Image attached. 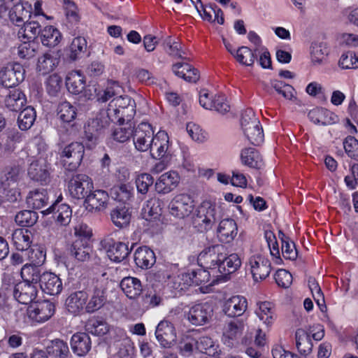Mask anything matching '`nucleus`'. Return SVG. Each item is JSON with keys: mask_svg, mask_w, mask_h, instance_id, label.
Masks as SVG:
<instances>
[{"mask_svg": "<svg viewBox=\"0 0 358 358\" xmlns=\"http://www.w3.org/2000/svg\"><path fill=\"white\" fill-rule=\"evenodd\" d=\"M222 216V210L215 201H203L195 209L192 217V224L201 232L212 229L215 223Z\"/></svg>", "mask_w": 358, "mask_h": 358, "instance_id": "f257e3e1", "label": "nucleus"}, {"mask_svg": "<svg viewBox=\"0 0 358 358\" xmlns=\"http://www.w3.org/2000/svg\"><path fill=\"white\" fill-rule=\"evenodd\" d=\"M55 313L54 303L49 300L37 301L27 308V315L32 322L43 323L50 320Z\"/></svg>", "mask_w": 358, "mask_h": 358, "instance_id": "1a4fd4ad", "label": "nucleus"}, {"mask_svg": "<svg viewBox=\"0 0 358 358\" xmlns=\"http://www.w3.org/2000/svg\"><path fill=\"white\" fill-rule=\"evenodd\" d=\"M22 24L18 30L17 36L20 40H28L34 41L38 38L42 31L41 25L38 20L34 18H29Z\"/></svg>", "mask_w": 358, "mask_h": 358, "instance_id": "c756f323", "label": "nucleus"}, {"mask_svg": "<svg viewBox=\"0 0 358 358\" xmlns=\"http://www.w3.org/2000/svg\"><path fill=\"white\" fill-rule=\"evenodd\" d=\"M184 1L185 3H191L201 18L210 22H217L219 24H223L224 19L222 10L216 6H203L201 0H180V3Z\"/></svg>", "mask_w": 358, "mask_h": 358, "instance_id": "ddd939ff", "label": "nucleus"}, {"mask_svg": "<svg viewBox=\"0 0 358 358\" xmlns=\"http://www.w3.org/2000/svg\"><path fill=\"white\" fill-rule=\"evenodd\" d=\"M179 266L178 264L166 266L164 277L166 278L165 288L170 292L171 296L176 297L179 293Z\"/></svg>", "mask_w": 358, "mask_h": 358, "instance_id": "72a5a7b5", "label": "nucleus"}, {"mask_svg": "<svg viewBox=\"0 0 358 358\" xmlns=\"http://www.w3.org/2000/svg\"><path fill=\"white\" fill-rule=\"evenodd\" d=\"M120 125L115 127L112 133L111 137L113 141L117 143H125L133 138L134 127L131 123L120 124Z\"/></svg>", "mask_w": 358, "mask_h": 358, "instance_id": "864d4df0", "label": "nucleus"}, {"mask_svg": "<svg viewBox=\"0 0 358 358\" xmlns=\"http://www.w3.org/2000/svg\"><path fill=\"white\" fill-rule=\"evenodd\" d=\"M234 57L240 64L245 66L253 65L255 59V53L246 46L239 48L236 51Z\"/></svg>", "mask_w": 358, "mask_h": 358, "instance_id": "338daca9", "label": "nucleus"}, {"mask_svg": "<svg viewBox=\"0 0 358 358\" xmlns=\"http://www.w3.org/2000/svg\"><path fill=\"white\" fill-rule=\"evenodd\" d=\"M217 232L220 241L230 243L238 233L236 223L232 219H224L220 222Z\"/></svg>", "mask_w": 358, "mask_h": 358, "instance_id": "f704fd0d", "label": "nucleus"}, {"mask_svg": "<svg viewBox=\"0 0 358 358\" xmlns=\"http://www.w3.org/2000/svg\"><path fill=\"white\" fill-rule=\"evenodd\" d=\"M41 213L43 215L52 214L55 222L60 226H67L72 217V209L70 206L66 203H59L58 200Z\"/></svg>", "mask_w": 358, "mask_h": 358, "instance_id": "2eb2a0df", "label": "nucleus"}, {"mask_svg": "<svg viewBox=\"0 0 358 358\" xmlns=\"http://www.w3.org/2000/svg\"><path fill=\"white\" fill-rule=\"evenodd\" d=\"M189 277V281L185 282L187 285H206V286H212L217 282L220 281V278H216L213 275L211 271L204 268H199L197 271L191 270V273H187L185 277Z\"/></svg>", "mask_w": 358, "mask_h": 358, "instance_id": "aec40b11", "label": "nucleus"}, {"mask_svg": "<svg viewBox=\"0 0 358 358\" xmlns=\"http://www.w3.org/2000/svg\"><path fill=\"white\" fill-rule=\"evenodd\" d=\"M25 71L18 63L8 64L0 69V83L6 88L18 85L24 79Z\"/></svg>", "mask_w": 358, "mask_h": 358, "instance_id": "6e6552de", "label": "nucleus"}, {"mask_svg": "<svg viewBox=\"0 0 358 358\" xmlns=\"http://www.w3.org/2000/svg\"><path fill=\"white\" fill-rule=\"evenodd\" d=\"M241 125L245 137L250 143L259 145L264 141L262 127L252 109L248 108L242 113Z\"/></svg>", "mask_w": 358, "mask_h": 358, "instance_id": "7ed1b4c3", "label": "nucleus"}, {"mask_svg": "<svg viewBox=\"0 0 358 358\" xmlns=\"http://www.w3.org/2000/svg\"><path fill=\"white\" fill-rule=\"evenodd\" d=\"M87 50V41L83 36L73 39L70 45L65 50L66 57L71 61L81 58Z\"/></svg>", "mask_w": 358, "mask_h": 358, "instance_id": "79ce46f5", "label": "nucleus"}, {"mask_svg": "<svg viewBox=\"0 0 358 358\" xmlns=\"http://www.w3.org/2000/svg\"><path fill=\"white\" fill-rule=\"evenodd\" d=\"M57 115L64 123L73 122L77 116V108L69 101H63L57 106Z\"/></svg>", "mask_w": 358, "mask_h": 358, "instance_id": "4d7b16f0", "label": "nucleus"}, {"mask_svg": "<svg viewBox=\"0 0 358 358\" xmlns=\"http://www.w3.org/2000/svg\"><path fill=\"white\" fill-rule=\"evenodd\" d=\"M66 85L69 92L80 94L86 87L85 77L80 71H73L66 76Z\"/></svg>", "mask_w": 358, "mask_h": 358, "instance_id": "4c0bfd02", "label": "nucleus"}, {"mask_svg": "<svg viewBox=\"0 0 358 358\" xmlns=\"http://www.w3.org/2000/svg\"><path fill=\"white\" fill-rule=\"evenodd\" d=\"M110 196L113 199L126 204L134 196L133 188L125 184L114 186L110 189Z\"/></svg>", "mask_w": 358, "mask_h": 358, "instance_id": "6e6d98bb", "label": "nucleus"}, {"mask_svg": "<svg viewBox=\"0 0 358 358\" xmlns=\"http://www.w3.org/2000/svg\"><path fill=\"white\" fill-rule=\"evenodd\" d=\"M219 247L213 246L203 250L198 256V264L203 268L211 270L213 275L216 273L220 253H217Z\"/></svg>", "mask_w": 358, "mask_h": 358, "instance_id": "5701e85b", "label": "nucleus"}, {"mask_svg": "<svg viewBox=\"0 0 358 358\" xmlns=\"http://www.w3.org/2000/svg\"><path fill=\"white\" fill-rule=\"evenodd\" d=\"M221 341L229 348L239 345H247L252 343V333L249 331L243 320H234L224 324Z\"/></svg>", "mask_w": 358, "mask_h": 358, "instance_id": "f03ea898", "label": "nucleus"}, {"mask_svg": "<svg viewBox=\"0 0 358 358\" xmlns=\"http://www.w3.org/2000/svg\"><path fill=\"white\" fill-rule=\"evenodd\" d=\"M255 313L267 328H270L277 318L275 306L269 301L258 302Z\"/></svg>", "mask_w": 358, "mask_h": 358, "instance_id": "b1692460", "label": "nucleus"}, {"mask_svg": "<svg viewBox=\"0 0 358 358\" xmlns=\"http://www.w3.org/2000/svg\"><path fill=\"white\" fill-rule=\"evenodd\" d=\"M70 196L75 199H85L87 194L93 188V181L90 177L85 174L78 173L73 175L67 184Z\"/></svg>", "mask_w": 358, "mask_h": 358, "instance_id": "39448f33", "label": "nucleus"}, {"mask_svg": "<svg viewBox=\"0 0 358 358\" xmlns=\"http://www.w3.org/2000/svg\"><path fill=\"white\" fill-rule=\"evenodd\" d=\"M196 350L212 358H218L220 355L219 346L208 336L201 337L196 341Z\"/></svg>", "mask_w": 358, "mask_h": 358, "instance_id": "603ef678", "label": "nucleus"}, {"mask_svg": "<svg viewBox=\"0 0 358 358\" xmlns=\"http://www.w3.org/2000/svg\"><path fill=\"white\" fill-rule=\"evenodd\" d=\"M248 266L255 282L266 279L271 272L269 260L260 253L251 255L248 259Z\"/></svg>", "mask_w": 358, "mask_h": 358, "instance_id": "f8f14e48", "label": "nucleus"}, {"mask_svg": "<svg viewBox=\"0 0 358 358\" xmlns=\"http://www.w3.org/2000/svg\"><path fill=\"white\" fill-rule=\"evenodd\" d=\"M110 218L114 225L121 229L129 224L131 213L129 208L125 206L117 207L111 210Z\"/></svg>", "mask_w": 358, "mask_h": 358, "instance_id": "09e8293b", "label": "nucleus"}, {"mask_svg": "<svg viewBox=\"0 0 358 358\" xmlns=\"http://www.w3.org/2000/svg\"><path fill=\"white\" fill-rule=\"evenodd\" d=\"M41 43L46 47L53 48L57 45L62 38L61 32L52 25L45 27L38 37Z\"/></svg>", "mask_w": 358, "mask_h": 358, "instance_id": "37998d69", "label": "nucleus"}, {"mask_svg": "<svg viewBox=\"0 0 358 358\" xmlns=\"http://www.w3.org/2000/svg\"><path fill=\"white\" fill-rule=\"evenodd\" d=\"M70 344L73 352L79 357L87 355L92 348L91 338L85 332H77L73 334Z\"/></svg>", "mask_w": 358, "mask_h": 358, "instance_id": "bb28decb", "label": "nucleus"}, {"mask_svg": "<svg viewBox=\"0 0 358 358\" xmlns=\"http://www.w3.org/2000/svg\"><path fill=\"white\" fill-rule=\"evenodd\" d=\"M183 316L190 323L199 326L206 324L213 315L212 306L208 303L186 306L182 308Z\"/></svg>", "mask_w": 358, "mask_h": 358, "instance_id": "423d86ee", "label": "nucleus"}, {"mask_svg": "<svg viewBox=\"0 0 358 358\" xmlns=\"http://www.w3.org/2000/svg\"><path fill=\"white\" fill-rule=\"evenodd\" d=\"M309 120L319 126H328L336 124L339 119L334 112L322 107H315L308 113Z\"/></svg>", "mask_w": 358, "mask_h": 358, "instance_id": "6ab92c4d", "label": "nucleus"}, {"mask_svg": "<svg viewBox=\"0 0 358 358\" xmlns=\"http://www.w3.org/2000/svg\"><path fill=\"white\" fill-rule=\"evenodd\" d=\"M108 200L109 195L106 191L96 189L87 194L84 204L89 211L100 210L107 206Z\"/></svg>", "mask_w": 358, "mask_h": 358, "instance_id": "4be33fe9", "label": "nucleus"}, {"mask_svg": "<svg viewBox=\"0 0 358 358\" xmlns=\"http://www.w3.org/2000/svg\"><path fill=\"white\" fill-rule=\"evenodd\" d=\"M85 329L88 333L101 336L108 332L109 325L102 317H93L87 320Z\"/></svg>", "mask_w": 358, "mask_h": 358, "instance_id": "de8ad7c7", "label": "nucleus"}, {"mask_svg": "<svg viewBox=\"0 0 358 358\" xmlns=\"http://www.w3.org/2000/svg\"><path fill=\"white\" fill-rule=\"evenodd\" d=\"M154 132L152 124L146 122H142L134 127L133 143L135 148L139 152L148 151L152 147Z\"/></svg>", "mask_w": 358, "mask_h": 358, "instance_id": "0eeeda50", "label": "nucleus"}, {"mask_svg": "<svg viewBox=\"0 0 358 358\" xmlns=\"http://www.w3.org/2000/svg\"><path fill=\"white\" fill-rule=\"evenodd\" d=\"M106 300V288L97 283L93 288L89 301H87L85 312L87 313H95L105 305Z\"/></svg>", "mask_w": 358, "mask_h": 358, "instance_id": "393cba45", "label": "nucleus"}, {"mask_svg": "<svg viewBox=\"0 0 358 358\" xmlns=\"http://www.w3.org/2000/svg\"><path fill=\"white\" fill-rule=\"evenodd\" d=\"M28 258L31 264L41 266L46 259V250L42 245H32L29 249Z\"/></svg>", "mask_w": 358, "mask_h": 358, "instance_id": "052dcab7", "label": "nucleus"}, {"mask_svg": "<svg viewBox=\"0 0 358 358\" xmlns=\"http://www.w3.org/2000/svg\"><path fill=\"white\" fill-rule=\"evenodd\" d=\"M134 260L137 267L148 269L155 264L156 256L154 251L149 247L140 246L134 253Z\"/></svg>", "mask_w": 358, "mask_h": 358, "instance_id": "cd10ccee", "label": "nucleus"}, {"mask_svg": "<svg viewBox=\"0 0 358 358\" xmlns=\"http://www.w3.org/2000/svg\"><path fill=\"white\" fill-rule=\"evenodd\" d=\"M122 90V87L118 81L109 80L107 82L106 90L102 94H100L99 100L101 102H106L113 96L120 94Z\"/></svg>", "mask_w": 358, "mask_h": 358, "instance_id": "774afa93", "label": "nucleus"}, {"mask_svg": "<svg viewBox=\"0 0 358 358\" xmlns=\"http://www.w3.org/2000/svg\"><path fill=\"white\" fill-rule=\"evenodd\" d=\"M60 59L54 52H45L38 57L36 70L41 75H46L53 71L58 66Z\"/></svg>", "mask_w": 358, "mask_h": 358, "instance_id": "ea45409f", "label": "nucleus"}, {"mask_svg": "<svg viewBox=\"0 0 358 358\" xmlns=\"http://www.w3.org/2000/svg\"><path fill=\"white\" fill-rule=\"evenodd\" d=\"M295 338L296 346L301 354L308 355L312 352L313 345L310 336L306 329H297Z\"/></svg>", "mask_w": 358, "mask_h": 358, "instance_id": "8fccbe9b", "label": "nucleus"}, {"mask_svg": "<svg viewBox=\"0 0 358 358\" xmlns=\"http://www.w3.org/2000/svg\"><path fill=\"white\" fill-rule=\"evenodd\" d=\"M29 17H31L30 10L24 7L21 0H9L0 4V18L8 19L15 26L20 27Z\"/></svg>", "mask_w": 358, "mask_h": 358, "instance_id": "20e7f679", "label": "nucleus"}, {"mask_svg": "<svg viewBox=\"0 0 358 358\" xmlns=\"http://www.w3.org/2000/svg\"><path fill=\"white\" fill-rule=\"evenodd\" d=\"M89 295L85 290H79L71 293L66 299L68 310L73 314H78L87 304Z\"/></svg>", "mask_w": 358, "mask_h": 358, "instance_id": "c9c22d12", "label": "nucleus"}, {"mask_svg": "<svg viewBox=\"0 0 358 358\" xmlns=\"http://www.w3.org/2000/svg\"><path fill=\"white\" fill-rule=\"evenodd\" d=\"M105 125L101 118H92L87 120L84 126V138L87 146L91 148L97 143L99 139L103 136Z\"/></svg>", "mask_w": 358, "mask_h": 358, "instance_id": "dca6fc26", "label": "nucleus"}, {"mask_svg": "<svg viewBox=\"0 0 358 358\" xmlns=\"http://www.w3.org/2000/svg\"><path fill=\"white\" fill-rule=\"evenodd\" d=\"M179 183V174L171 171L162 174L155 183V189L159 194H167L174 189Z\"/></svg>", "mask_w": 358, "mask_h": 358, "instance_id": "c85d7f7f", "label": "nucleus"}, {"mask_svg": "<svg viewBox=\"0 0 358 358\" xmlns=\"http://www.w3.org/2000/svg\"><path fill=\"white\" fill-rule=\"evenodd\" d=\"M85 148L83 143L79 142H73L65 146L62 151L59 153L61 159L72 157L74 160H78V157L84 155Z\"/></svg>", "mask_w": 358, "mask_h": 358, "instance_id": "680f3d73", "label": "nucleus"}, {"mask_svg": "<svg viewBox=\"0 0 358 358\" xmlns=\"http://www.w3.org/2000/svg\"><path fill=\"white\" fill-rule=\"evenodd\" d=\"M308 287L312 293L313 297L319 307L321 312L324 313L327 311V306L324 294L318 284V282L313 278H310L308 281Z\"/></svg>", "mask_w": 358, "mask_h": 358, "instance_id": "13d9d810", "label": "nucleus"}, {"mask_svg": "<svg viewBox=\"0 0 358 358\" xmlns=\"http://www.w3.org/2000/svg\"><path fill=\"white\" fill-rule=\"evenodd\" d=\"M36 118V113L32 106H26L20 111L17 124L20 130L27 131L34 124Z\"/></svg>", "mask_w": 358, "mask_h": 358, "instance_id": "3c124183", "label": "nucleus"}, {"mask_svg": "<svg viewBox=\"0 0 358 358\" xmlns=\"http://www.w3.org/2000/svg\"><path fill=\"white\" fill-rule=\"evenodd\" d=\"M37 294L38 286L20 281L12 296L20 303L28 305L36 299Z\"/></svg>", "mask_w": 358, "mask_h": 358, "instance_id": "412c9836", "label": "nucleus"}, {"mask_svg": "<svg viewBox=\"0 0 358 358\" xmlns=\"http://www.w3.org/2000/svg\"><path fill=\"white\" fill-rule=\"evenodd\" d=\"M135 103V101L129 96H117L108 104L106 110L107 117L110 120H117L120 110Z\"/></svg>", "mask_w": 358, "mask_h": 358, "instance_id": "e433bc0d", "label": "nucleus"}, {"mask_svg": "<svg viewBox=\"0 0 358 358\" xmlns=\"http://www.w3.org/2000/svg\"><path fill=\"white\" fill-rule=\"evenodd\" d=\"M241 264L242 262L238 254L232 253L226 256L220 253L215 275L224 281L228 275L238 271Z\"/></svg>", "mask_w": 358, "mask_h": 358, "instance_id": "9d476101", "label": "nucleus"}, {"mask_svg": "<svg viewBox=\"0 0 358 358\" xmlns=\"http://www.w3.org/2000/svg\"><path fill=\"white\" fill-rule=\"evenodd\" d=\"M247 309L248 301L241 295H234L226 299L222 305V312L229 317H240Z\"/></svg>", "mask_w": 358, "mask_h": 358, "instance_id": "4468645a", "label": "nucleus"}, {"mask_svg": "<svg viewBox=\"0 0 358 358\" xmlns=\"http://www.w3.org/2000/svg\"><path fill=\"white\" fill-rule=\"evenodd\" d=\"M156 338L163 348H171L176 343V331L169 321H161L155 330Z\"/></svg>", "mask_w": 358, "mask_h": 358, "instance_id": "a211bd4d", "label": "nucleus"}, {"mask_svg": "<svg viewBox=\"0 0 358 358\" xmlns=\"http://www.w3.org/2000/svg\"><path fill=\"white\" fill-rule=\"evenodd\" d=\"M27 104V96L20 89H13L9 92L4 100L5 107L10 111L19 112Z\"/></svg>", "mask_w": 358, "mask_h": 358, "instance_id": "7c9ffc66", "label": "nucleus"}, {"mask_svg": "<svg viewBox=\"0 0 358 358\" xmlns=\"http://www.w3.org/2000/svg\"><path fill=\"white\" fill-rule=\"evenodd\" d=\"M38 216L36 212L24 210L19 212L15 217V222L22 227L33 226L38 220Z\"/></svg>", "mask_w": 358, "mask_h": 358, "instance_id": "0e129e2a", "label": "nucleus"}, {"mask_svg": "<svg viewBox=\"0 0 358 358\" xmlns=\"http://www.w3.org/2000/svg\"><path fill=\"white\" fill-rule=\"evenodd\" d=\"M133 245L134 244L131 246ZM105 248L108 257L115 263H120L126 259L132 250V247H129V243L115 241L113 239L108 241Z\"/></svg>", "mask_w": 358, "mask_h": 358, "instance_id": "f3484780", "label": "nucleus"}, {"mask_svg": "<svg viewBox=\"0 0 358 358\" xmlns=\"http://www.w3.org/2000/svg\"><path fill=\"white\" fill-rule=\"evenodd\" d=\"M310 60L313 65H322L329 55L327 44L324 42H314L310 46Z\"/></svg>", "mask_w": 358, "mask_h": 358, "instance_id": "49530a36", "label": "nucleus"}, {"mask_svg": "<svg viewBox=\"0 0 358 358\" xmlns=\"http://www.w3.org/2000/svg\"><path fill=\"white\" fill-rule=\"evenodd\" d=\"M68 251L72 257L78 261L85 262L90 259L92 248L87 240L77 238L71 243Z\"/></svg>", "mask_w": 358, "mask_h": 358, "instance_id": "2f4dec72", "label": "nucleus"}, {"mask_svg": "<svg viewBox=\"0 0 358 358\" xmlns=\"http://www.w3.org/2000/svg\"><path fill=\"white\" fill-rule=\"evenodd\" d=\"M154 159H167L171 156L169 137L166 131L159 130L155 136L152 142V147L148 150Z\"/></svg>", "mask_w": 358, "mask_h": 358, "instance_id": "9b49d317", "label": "nucleus"}, {"mask_svg": "<svg viewBox=\"0 0 358 358\" xmlns=\"http://www.w3.org/2000/svg\"><path fill=\"white\" fill-rule=\"evenodd\" d=\"M48 195L47 189L44 188L35 189L30 191L27 196V205L33 209H41L48 203Z\"/></svg>", "mask_w": 358, "mask_h": 358, "instance_id": "c03bdc74", "label": "nucleus"}, {"mask_svg": "<svg viewBox=\"0 0 358 358\" xmlns=\"http://www.w3.org/2000/svg\"><path fill=\"white\" fill-rule=\"evenodd\" d=\"M28 175L32 180L41 184H46L50 178L48 171L39 164L38 162L31 163L28 169Z\"/></svg>", "mask_w": 358, "mask_h": 358, "instance_id": "5fc2aeb1", "label": "nucleus"}, {"mask_svg": "<svg viewBox=\"0 0 358 358\" xmlns=\"http://www.w3.org/2000/svg\"><path fill=\"white\" fill-rule=\"evenodd\" d=\"M39 286L44 293L53 296L60 294L63 289L60 278L51 272H43Z\"/></svg>", "mask_w": 358, "mask_h": 358, "instance_id": "a878e982", "label": "nucleus"}, {"mask_svg": "<svg viewBox=\"0 0 358 358\" xmlns=\"http://www.w3.org/2000/svg\"><path fill=\"white\" fill-rule=\"evenodd\" d=\"M20 275L22 279V282L38 286L43 276V273H42L40 266L26 264L21 268Z\"/></svg>", "mask_w": 358, "mask_h": 358, "instance_id": "58836bf2", "label": "nucleus"}, {"mask_svg": "<svg viewBox=\"0 0 358 358\" xmlns=\"http://www.w3.org/2000/svg\"><path fill=\"white\" fill-rule=\"evenodd\" d=\"M186 132L188 136L197 143H203L208 140V135L201 127L194 122H189L186 124Z\"/></svg>", "mask_w": 358, "mask_h": 358, "instance_id": "bf43d9fd", "label": "nucleus"}, {"mask_svg": "<svg viewBox=\"0 0 358 358\" xmlns=\"http://www.w3.org/2000/svg\"><path fill=\"white\" fill-rule=\"evenodd\" d=\"M120 287L129 299H136L143 290L141 280L134 277L124 278L120 282Z\"/></svg>", "mask_w": 358, "mask_h": 358, "instance_id": "a18cd8bd", "label": "nucleus"}, {"mask_svg": "<svg viewBox=\"0 0 358 358\" xmlns=\"http://www.w3.org/2000/svg\"><path fill=\"white\" fill-rule=\"evenodd\" d=\"M33 238V234L27 229H17L12 234L13 244L18 251L27 250L32 245Z\"/></svg>", "mask_w": 358, "mask_h": 358, "instance_id": "473e14b6", "label": "nucleus"}, {"mask_svg": "<svg viewBox=\"0 0 358 358\" xmlns=\"http://www.w3.org/2000/svg\"><path fill=\"white\" fill-rule=\"evenodd\" d=\"M241 163L252 169H261L264 165L260 153L255 148H244L241 152Z\"/></svg>", "mask_w": 358, "mask_h": 358, "instance_id": "a19ab883", "label": "nucleus"}, {"mask_svg": "<svg viewBox=\"0 0 358 358\" xmlns=\"http://www.w3.org/2000/svg\"><path fill=\"white\" fill-rule=\"evenodd\" d=\"M48 352L55 357L66 358L69 354V349L67 343L61 339H55L48 347Z\"/></svg>", "mask_w": 358, "mask_h": 358, "instance_id": "69168bd1", "label": "nucleus"}, {"mask_svg": "<svg viewBox=\"0 0 358 358\" xmlns=\"http://www.w3.org/2000/svg\"><path fill=\"white\" fill-rule=\"evenodd\" d=\"M180 78L189 83H196L200 78V73L192 64L180 61Z\"/></svg>", "mask_w": 358, "mask_h": 358, "instance_id": "e2e57ef3", "label": "nucleus"}]
</instances>
